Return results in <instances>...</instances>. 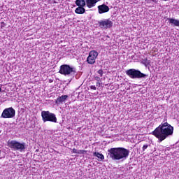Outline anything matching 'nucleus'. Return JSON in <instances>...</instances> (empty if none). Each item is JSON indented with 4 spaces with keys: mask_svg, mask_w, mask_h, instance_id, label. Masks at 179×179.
<instances>
[{
    "mask_svg": "<svg viewBox=\"0 0 179 179\" xmlns=\"http://www.w3.org/2000/svg\"><path fill=\"white\" fill-rule=\"evenodd\" d=\"M101 0H85L86 5L90 9L96 6V2H100Z\"/></svg>",
    "mask_w": 179,
    "mask_h": 179,
    "instance_id": "9b49d317",
    "label": "nucleus"
},
{
    "mask_svg": "<svg viewBox=\"0 0 179 179\" xmlns=\"http://www.w3.org/2000/svg\"><path fill=\"white\" fill-rule=\"evenodd\" d=\"M99 57V52L96 50H91L87 58V62L90 65H93L96 63V59Z\"/></svg>",
    "mask_w": 179,
    "mask_h": 179,
    "instance_id": "6e6552de",
    "label": "nucleus"
},
{
    "mask_svg": "<svg viewBox=\"0 0 179 179\" xmlns=\"http://www.w3.org/2000/svg\"><path fill=\"white\" fill-rule=\"evenodd\" d=\"M76 5L77 6H80L85 8L86 6V0H76Z\"/></svg>",
    "mask_w": 179,
    "mask_h": 179,
    "instance_id": "f8f14e48",
    "label": "nucleus"
},
{
    "mask_svg": "<svg viewBox=\"0 0 179 179\" xmlns=\"http://www.w3.org/2000/svg\"><path fill=\"white\" fill-rule=\"evenodd\" d=\"M148 148H149V145L145 144V145L143 146V148H142L143 152H145V150H146V149H148Z\"/></svg>",
    "mask_w": 179,
    "mask_h": 179,
    "instance_id": "a211bd4d",
    "label": "nucleus"
},
{
    "mask_svg": "<svg viewBox=\"0 0 179 179\" xmlns=\"http://www.w3.org/2000/svg\"><path fill=\"white\" fill-rule=\"evenodd\" d=\"M98 85H100V81H97V82H96V86H97Z\"/></svg>",
    "mask_w": 179,
    "mask_h": 179,
    "instance_id": "5701e85b",
    "label": "nucleus"
},
{
    "mask_svg": "<svg viewBox=\"0 0 179 179\" xmlns=\"http://www.w3.org/2000/svg\"><path fill=\"white\" fill-rule=\"evenodd\" d=\"M0 134H1V131H0Z\"/></svg>",
    "mask_w": 179,
    "mask_h": 179,
    "instance_id": "a878e982",
    "label": "nucleus"
},
{
    "mask_svg": "<svg viewBox=\"0 0 179 179\" xmlns=\"http://www.w3.org/2000/svg\"><path fill=\"white\" fill-rule=\"evenodd\" d=\"M126 75H127V76H129L131 79H142V78H148V75L135 69H130L126 71Z\"/></svg>",
    "mask_w": 179,
    "mask_h": 179,
    "instance_id": "7ed1b4c3",
    "label": "nucleus"
},
{
    "mask_svg": "<svg viewBox=\"0 0 179 179\" xmlns=\"http://www.w3.org/2000/svg\"><path fill=\"white\" fill-rule=\"evenodd\" d=\"M1 90H2V89H1V87H0V92H1Z\"/></svg>",
    "mask_w": 179,
    "mask_h": 179,
    "instance_id": "b1692460",
    "label": "nucleus"
},
{
    "mask_svg": "<svg viewBox=\"0 0 179 179\" xmlns=\"http://www.w3.org/2000/svg\"><path fill=\"white\" fill-rule=\"evenodd\" d=\"M94 156H96L98 159H100V160H104V155L100 152H94Z\"/></svg>",
    "mask_w": 179,
    "mask_h": 179,
    "instance_id": "dca6fc26",
    "label": "nucleus"
},
{
    "mask_svg": "<svg viewBox=\"0 0 179 179\" xmlns=\"http://www.w3.org/2000/svg\"><path fill=\"white\" fill-rule=\"evenodd\" d=\"M59 72L61 75L68 76L69 75H74V73H76V69L68 64H63L60 66Z\"/></svg>",
    "mask_w": 179,
    "mask_h": 179,
    "instance_id": "39448f33",
    "label": "nucleus"
},
{
    "mask_svg": "<svg viewBox=\"0 0 179 179\" xmlns=\"http://www.w3.org/2000/svg\"><path fill=\"white\" fill-rule=\"evenodd\" d=\"M112 160H127L129 156V150L124 148H113L108 150Z\"/></svg>",
    "mask_w": 179,
    "mask_h": 179,
    "instance_id": "f03ea898",
    "label": "nucleus"
},
{
    "mask_svg": "<svg viewBox=\"0 0 179 179\" xmlns=\"http://www.w3.org/2000/svg\"><path fill=\"white\" fill-rule=\"evenodd\" d=\"M164 1H167V0H164Z\"/></svg>",
    "mask_w": 179,
    "mask_h": 179,
    "instance_id": "393cba45",
    "label": "nucleus"
},
{
    "mask_svg": "<svg viewBox=\"0 0 179 179\" xmlns=\"http://www.w3.org/2000/svg\"><path fill=\"white\" fill-rule=\"evenodd\" d=\"M95 79H96V80H97V82H100V78L99 77H96Z\"/></svg>",
    "mask_w": 179,
    "mask_h": 179,
    "instance_id": "4be33fe9",
    "label": "nucleus"
},
{
    "mask_svg": "<svg viewBox=\"0 0 179 179\" xmlns=\"http://www.w3.org/2000/svg\"><path fill=\"white\" fill-rule=\"evenodd\" d=\"M173 132H174V127L171 126L170 124L164 122L152 131L151 135L155 136L159 142H163V141L167 139L169 136H171Z\"/></svg>",
    "mask_w": 179,
    "mask_h": 179,
    "instance_id": "f257e3e1",
    "label": "nucleus"
},
{
    "mask_svg": "<svg viewBox=\"0 0 179 179\" xmlns=\"http://www.w3.org/2000/svg\"><path fill=\"white\" fill-rule=\"evenodd\" d=\"M16 115V110L13 108H6L3 110L1 118H13Z\"/></svg>",
    "mask_w": 179,
    "mask_h": 179,
    "instance_id": "0eeeda50",
    "label": "nucleus"
},
{
    "mask_svg": "<svg viewBox=\"0 0 179 179\" xmlns=\"http://www.w3.org/2000/svg\"><path fill=\"white\" fill-rule=\"evenodd\" d=\"M168 20H169V23L171 24H173V26H176L177 27H179V20H176L174 18H168Z\"/></svg>",
    "mask_w": 179,
    "mask_h": 179,
    "instance_id": "4468645a",
    "label": "nucleus"
},
{
    "mask_svg": "<svg viewBox=\"0 0 179 179\" xmlns=\"http://www.w3.org/2000/svg\"><path fill=\"white\" fill-rule=\"evenodd\" d=\"M98 10L99 13L101 15L102 13H106L108 12V10H110V8L106 4H102L98 6Z\"/></svg>",
    "mask_w": 179,
    "mask_h": 179,
    "instance_id": "9d476101",
    "label": "nucleus"
},
{
    "mask_svg": "<svg viewBox=\"0 0 179 179\" xmlns=\"http://www.w3.org/2000/svg\"><path fill=\"white\" fill-rule=\"evenodd\" d=\"M41 117L43 122L49 121L50 122L57 123V116L55 114L50 113V111L43 110L41 112Z\"/></svg>",
    "mask_w": 179,
    "mask_h": 179,
    "instance_id": "423d86ee",
    "label": "nucleus"
},
{
    "mask_svg": "<svg viewBox=\"0 0 179 179\" xmlns=\"http://www.w3.org/2000/svg\"><path fill=\"white\" fill-rule=\"evenodd\" d=\"M75 12L78 15H83L86 12V9L83 7L78 6L77 8H76Z\"/></svg>",
    "mask_w": 179,
    "mask_h": 179,
    "instance_id": "ddd939ff",
    "label": "nucleus"
},
{
    "mask_svg": "<svg viewBox=\"0 0 179 179\" xmlns=\"http://www.w3.org/2000/svg\"><path fill=\"white\" fill-rule=\"evenodd\" d=\"M8 147L13 150H18V152H24L26 150V143H20L15 140L8 141Z\"/></svg>",
    "mask_w": 179,
    "mask_h": 179,
    "instance_id": "20e7f679",
    "label": "nucleus"
},
{
    "mask_svg": "<svg viewBox=\"0 0 179 179\" xmlns=\"http://www.w3.org/2000/svg\"><path fill=\"white\" fill-rule=\"evenodd\" d=\"M72 153H78V150H76V148H73L72 150Z\"/></svg>",
    "mask_w": 179,
    "mask_h": 179,
    "instance_id": "412c9836",
    "label": "nucleus"
},
{
    "mask_svg": "<svg viewBox=\"0 0 179 179\" xmlns=\"http://www.w3.org/2000/svg\"><path fill=\"white\" fill-rule=\"evenodd\" d=\"M98 73L100 75V76H103V70H99Z\"/></svg>",
    "mask_w": 179,
    "mask_h": 179,
    "instance_id": "aec40b11",
    "label": "nucleus"
},
{
    "mask_svg": "<svg viewBox=\"0 0 179 179\" xmlns=\"http://www.w3.org/2000/svg\"><path fill=\"white\" fill-rule=\"evenodd\" d=\"M90 87L92 90H96V89H97L95 85H91V86H90Z\"/></svg>",
    "mask_w": 179,
    "mask_h": 179,
    "instance_id": "6ab92c4d",
    "label": "nucleus"
},
{
    "mask_svg": "<svg viewBox=\"0 0 179 179\" xmlns=\"http://www.w3.org/2000/svg\"><path fill=\"white\" fill-rule=\"evenodd\" d=\"M66 99H68V95H62L61 96H59L57 99L56 103H64V101H65V100H66Z\"/></svg>",
    "mask_w": 179,
    "mask_h": 179,
    "instance_id": "2eb2a0df",
    "label": "nucleus"
},
{
    "mask_svg": "<svg viewBox=\"0 0 179 179\" xmlns=\"http://www.w3.org/2000/svg\"><path fill=\"white\" fill-rule=\"evenodd\" d=\"M98 24L101 29H111L113 27V22L108 19L99 21Z\"/></svg>",
    "mask_w": 179,
    "mask_h": 179,
    "instance_id": "1a4fd4ad",
    "label": "nucleus"
},
{
    "mask_svg": "<svg viewBox=\"0 0 179 179\" xmlns=\"http://www.w3.org/2000/svg\"><path fill=\"white\" fill-rule=\"evenodd\" d=\"M86 150H77V154L78 155H85V153H86Z\"/></svg>",
    "mask_w": 179,
    "mask_h": 179,
    "instance_id": "f3484780",
    "label": "nucleus"
}]
</instances>
